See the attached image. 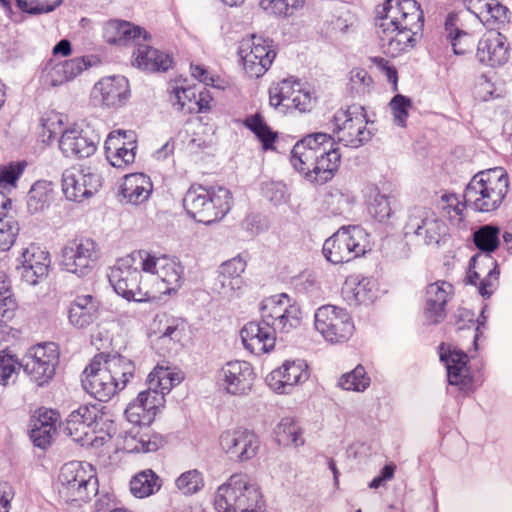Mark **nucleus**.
I'll use <instances>...</instances> for the list:
<instances>
[{
    "label": "nucleus",
    "instance_id": "58",
    "mask_svg": "<svg viewBox=\"0 0 512 512\" xmlns=\"http://www.w3.org/2000/svg\"><path fill=\"white\" fill-rule=\"evenodd\" d=\"M196 98V91L194 87H176L170 94V101L172 105L179 111L187 113H194L195 106L193 102Z\"/></svg>",
    "mask_w": 512,
    "mask_h": 512
},
{
    "label": "nucleus",
    "instance_id": "48",
    "mask_svg": "<svg viewBox=\"0 0 512 512\" xmlns=\"http://www.w3.org/2000/svg\"><path fill=\"white\" fill-rule=\"evenodd\" d=\"M244 125L255 134L264 150L274 148L277 134L271 130L259 113L246 117Z\"/></svg>",
    "mask_w": 512,
    "mask_h": 512
},
{
    "label": "nucleus",
    "instance_id": "51",
    "mask_svg": "<svg viewBox=\"0 0 512 512\" xmlns=\"http://www.w3.org/2000/svg\"><path fill=\"white\" fill-rule=\"evenodd\" d=\"M305 0H260L261 8L276 17L288 18L302 9Z\"/></svg>",
    "mask_w": 512,
    "mask_h": 512
},
{
    "label": "nucleus",
    "instance_id": "29",
    "mask_svg": "<svg viewBox=\"0 0 512 512\" xmlns=\"http://www.w3.org/2000/svg\"><path fill=\"white\" fill-rule=\"evenodd\" d=\"M439 357L446 367L449 384L458 386L460 390L467 389L471 384L467 354L441 343L439 345Z\"/></svg>",
    "mask_w": 512,
    "mask_h": 512
},
{
    "label": "nucleus",
    "instance_id": "27",
    "mask_svg": "<svg viewBox=\"0 0 512 512\" xmlns=\"http://www.w3.org/2000/svg\"><path fill=\"white\" fill-rule=\"evenodd\" d=\"M509 56L510 46L505 35L493 29L480 38L476 57L481 64L500 67L508 62Z\"/></svg>",
    "mask_w": 512,
    "mask_h": 512
},
{
    "label": "nucleus",
    "instance_id": "38",
    "mask_svg": "<svg viewBox=\"0 0 512 512\" xmlns=\"http://www.w3.org/2000/svg\"><path fill=\"white\" fill-rule=\"evenodd\" d=\"M133 58V64L137 68L149 72H166L173 63L169 54L141 43V41L136 45Z\"/></svg>",
    "mask_w": 512,
    "mask_h": 512
},
{
    "label": "nucleus",
    "instance_id": "28",
    "mask_svg": "<svg viewBox=\"0 0 512 512\" xmlns=\"http://www.w3.org/2000/svg\"><path fill=\"white\" fill-rule=\"evenodd\" d=\"M454 294L451 283L439 280L427 285L424 317L428 324L440 323L446 316V305Z\"/></svg>",
    "mask_w": 512,
    "mask_h": 512
},
{
    "label": "nucleus",
    "instance_id": "40",
    "mask_svg": "<svg viewBox=\"0 0 512 512\" xmlns=\"http://www.w3.org/2000/svg\"><path fill=\"white\" fill-rule=\"evenodd\" d=\"M18 260L22 265L25 277H30V275L36 278L42 277L47 274L50 265L49 253L33 243L23 249Z\"/></svg>",
    "mask_w": 512,
    "mask_h": 512
},
{
    "label": "nucleus",
    "instance_id": "33",
    "mask_svg": "<svg viewBox=\"0 0 512 512\" xmlns=\"http://www.w3.org/2000/svg\"><path fill=\"white\" fill-rule=\"evenodd\" d=\"M320 151L322 155L317 156L314 169L308 174V181L313 184L323 185L332 180L339 169L341 154L337 147H334V139L330 143H323Z\"/></svg>",
    "mask_w": 512,
    "mask_h": 512
},
{
    "label": "nucleus",
    "instance_id": "8",
    "mask_svg": "<svg viewBox=\"0 0 512 512\" xmlns=\"http://www.w3.org/2000/svg\"><path fill=\"white\" fill-rule=\"evenodd\" d=\"M100 255V247L93 238L77 236L63 246L60 266L69 273L84 277L96 267Z\"/></svg>",
    "mask_w": 512,
    "mask_h": 512
},
{
    "label": "nucleus",
    "instance_id": "12",
    "mask_svg": "<svg viewBox=\"0 0 512 512\" xmlns=\"http://www.w3.org/2000/svg\"><path fill=\"white\" fill-rule=\"evenodd\" d=\"M238 54L245 73L250 78L263 76L274 62L277 52L274 42L260 35H252L240 42Z\"/></svg>",
    "mask_w": 512,
    "mask_h": 512
},
{
    "label": "nucleus",
    "instance_id": "18",
    "mask_svg": "<svg viewBox=\"0 0 512 512\" xmlns=\"http://www.w3.org/2000/svg\"><path fill=\"white\" fill-rule=\"evenodd\" d=\"M269 103L271 106L285 109H295L300 112L310 111L313 107V99L309 91L293 77L273 83L269 88Z\"/></svg>",
    "mask_w": 512,
    "mask_h": 512
},
{
    "label": "nucleus",
    "instance_id": "32",
    "mask_svg": "<svg viewBox=\"0 0 512 512\" xmlns=\"http://www.w3.org/2000/svg\"><path fill=\"white\" fill-rule=\"evenodd\" d=\"M466 8L488 29L493 30L509 21L510 11L501 0H463Z\"/></svg>",
    "mask_w": 512,
    "mask_h": 512
},
{
    "label": "nucleus",
    "instance_id": "30",
    "mask_svg": "<svg viewBox=\"0 0 512 512\" xmlns=\"http://www.w3.org/2000/svg\"><path fill=\"white\" fill-rule=\"evenodd\" d=\"M240 335L244 347L257 356L268 353L275 347L276 332L262 319L260 322H248L241 329Z\"/></svg>",
    "mask_w": 512,
    "mask_h": 512
},
{
    "label": "nucleus",
    "instance_id": "22",
    "mask_svg": "<svg viewBox=\"0 0 512 512\" xmlns=\"http://www.w3.org/2000/svg\"><path fill=\"white\" fill-rule=\"evenodd\" d=\"M101 178L90 168L71 167L62 175V190L68 200L82 202L101 187Z\"/></svg>",
    "mask_w": 512,
    "mask_h": 512
},
{
    "label": "nucleus",
    "instance_id": "9",
    "mask_svg": "<svg viewBox=\"0 0 512 512\" xmlns=\"http://www.w3.org/2000/svg\"><path fill=\"white\" fill-rule=\"evenodd\" d=\"M141 271L135 267L133 255L119 258L110 268L108 279L114 291L127 301L147 302L151 295L141 287Z\"/></svg>",
    "mask_w": 512,
    "mask_h": 512
},
{
    "label": "nucleus",
    "instance_id": "63",
    "mask_svg": "<svg viewBox=\"0 0 512 512\" xmlns=\"http://www.w3.org/2000/svg\"><path fill=\"white\" fill-rule=\"evenodd\" d=\"M64 70L62 61L56 62L54 59L48 60L43 68L46 83L51 86H58L68 82L67 74H64Z\"/></svg>",
    "mask_w": 512,
    "mask_h": 512
},
{
    "label": "nucleus",
    "instance_id": "20",
    "mask_svg": "<svg viewBox=\"0 0 512 512\" xmlns=\"http://www.w3.org/2000/svg\"><path fill=\"white\" fill-rule=\"evenodd\" d=\"M309 377L310 370L304 360H286L267 375L266 383L277 394H291Z\"/></svg>",
    "mask_w": 512,
    "mask_h": 512
},
{
    "label": "nucleus",
    "instance_id": "7",
    "mask_svg": "<svg viewBox=\"0 0 512 512\" xmlns=\"http://www.w3.org/2000/svg\"><path fill=\"white\" fill-rule=\"evenodd\" d=\"M367 234L360 226H343L323 245V255L333 264L350 262L366 253Z\"/></svg>",
    "mask_w": 512,
    "mask_h": 512
},
{
    "label": "nucleus",
    "instance_id": "53",
    "mask_svg": "<svg viewBox=\"0 0 512 512\" xmlns=\"http://www.w3.org/2000/svg\"><path fill=\"white\" fill-rule=\"evenodd\" d=\"M63 115L54 110L46 111L40 118L39 136L43 143H50L57 134L62 133Z\"/></svg>",
    "mask_w": 512,
    "mask_h": 512
},
{
    "label": "nucleus",
    "instance_id": "44",
    "mask_svg": "<svg viewBox=\"0 0 512 512\" xmlns=\"http://www.w3.org/2000/svg\"><path fill=\"white\" fill-rule=\"evenodd\" d=\"M182 379L180 373L173 372L169 368L156 367L148 375V387L152 392L164 397L174 386L180 384Z\"/></svg>",
    "mask_w": 512,
    "mask_h": 512
},
{
    "label": "nucleus",
    "instance_id": "4",
    "mask_svg": "<svg viewBox=\"0 0 512 512\" xmlns=\"http://www.w3.org/2000/svg\"><path fill=\"white\" fill-rule=\"evenodd\" d=\"M217 512H260L262 494L256 483L245 473L231 475L215 493Z\"/></svg>",
    "mask_w": 512,
    "mask_h": 512
},
{
    "label": "nucleus",
    "instance_id": "42",
    "mask_svg": "<svg viewBox=\"0 0 512 512\" xmlns=\"http://www.w3.org/2000/svg\"><path fill=\"white\" fill-rule=\"evenodd\" d=\"M102 364L108 375L111 376L110 381L118 384V392L123 390L127 386L128 382L134 377V363L122 355H104Z\"/></svg>",
    "mask_w": 512,
    "mask_h": 512
},
{
    "label": "nucleus",
    "instance_id": "36",
    "mask_svg": "<svg viewBox=\"0 0 512 512\" xmlns=\"http://www.w3.org/2000/svg\"><path fill=\"white\" fill-rule=\"evenodd\" d=\"M103 37L109 44L126 46L129 43L137 45L141 40L146 41L148 34L139 26L128 21L114 19L105 23Z\"/></svg>",
    "mask_w": 512,
    "mask_h": 512
},
{
    "label": "nucleus",
    "instance_id": "1",
    "mask_svg": "<svg viewBox=\"0 0 512 512\" xmlns=\"http://www.w3.org/2000/svg\"><path fill=\"white\" fill-rule=\"evenodd\" d=\"M375 26L383 52L397 57L415 47L424 28V13L416 0H386Z\"/></svg>",
    "mask_w": 512,
    "mask_h": 512
},
{
    "label": "nucleus",
    "instance_id": "60",
    "mask_svg": "<svg viewBox=\"0 0 512 512\" xmlns=\"http://www.w3.org/2000/svg\"><path fill=\"white\" fill-rule=\"evenodd\" d=\"M440 207L452 222L463 221V211L467 207L461 203L458 196L454 193H445L441 196Z\"/></svg>",
    "mask_w": 512,
    "mask_h": 512
},
{
    "label": "nucleus",
    "instance_id": "10",
    "mask_svg": "<svg viewBox=\"0 0 512 512\" xmlns=\"http://www.w3.org/2000/svg\"><path fill=\"white\" fill-rule=\"evenodd\" d=\"M301 309L286 293L270 296L261 304V319L277 333H289L301 323Z\"/></svg>",
    "mask_w": 512,
    "mask_h": 512
},
{
    "label": "nucleus",
    "instance_id": "23",
    "mask_svg": "<svg viewBox=\"0 0 512 512\" xmlns=\"http://www.w3.org/2000/svg\"><path fill=\"white\" fill-rule=\"evenodd\" d=\"M331 135L317 132L309 134L297 141L290 154V163L308 181V174L314 169L318 155L323 152L320 148L323 143H330Z\"/></svg>",
    "mask_w": 512,
    "mask_h": 512
},
{
    "label": "nucleus",
    "instance_id": "59",
    "mask_svg": "<svg viewBox=\"0 0 512 512\" xmlns=\"http://www.w3.org/2000/svg\"><path fill=\"white\" fill-rule=\"evenodd\" d=\"M373 86V79L363 68H354L350 72L349 89L353 95L369 93Z\"/></svg>",
    "mask_w": 512,
    "mask_h": 512
},
{
    "label": "nucleus",
    "instance_id": "43",
    "mask_svg": "<svg viewBox=\"0 0 512 512\" xmlns=\"http://www.w3.org/2000/svg\"><path fill=\"white\" fill-rule=\"evenodd\" d=\"M161 486L162 479L152 469L142 470L130 480V491L137 498L149 497L157 493Z\"/></svg>",
    "mask_w": 512,
    "mask_h": 512
},
{
    "label": "nucleus",
    "instance_id": "47",
    "mask_svg": "<svg viewBox=\"0 0 512 512\" xmlns=\"http://www.w3.org/2000/svg\"><path fill=\"white\" fill-rule=\"evenodd\" d=\"M275 439L281 446L303 445L302 431L293 418H283L275 429Z\"/></svg>",
    "mask_w": 512,
    "mask_h": 512
},
{
    "label": "nucleus",
    "instance_id": "61",
    "mask_svg": "<svg viewBox=\"0 0 512 512\" xmlns=\"http://www.w3.org/2000/svg\"><path fill=\"white\" fill-rule=\"evenodd\" d=\"M389 106L392 110L394 123L398 126L405 127L408 118V111L412 107V101L409 97L397 94L395 95Z\"/></svg>",
    "mask_w": 512,
    "mask_h": 512
},
{
    "label": "nucleus",
    "instance_id": "39",
    "mask_svg": "<svg viewBox=\"0 0 512 512\" xmlns=\"http://www.w3.org/2000/svg\"><path fill=\"white\" fill-rule=\"evenodd\" d=\"M99 316V301L92 295H79L70 304L68 319L78 329L86 328Z\"/></svg>",
    "mask_w": 512,
    "mask_h": 512
},
{
    "label": "nucleus",
    "instance_id": "41",
    "mask_svg": "<svg viewBox=\"0 0 512 512\" xmlns=\"http://www.w3.org/2000/svg\"><path fill=\"white\" fill-rule=\"evenodd\" d=\"M374 287L375 283L372 278L352 275L346 279L342 291L347 301L360 305L373 301L375 298Z\"/></svg>",
    "mask_w": 512,
    "mask_h": 512
},
{
    "label": "nucleus",
    "instance_id": "31",
    "mask_svg": "<svg viewBox=\"0 0 512 512\" xmlns=\"http://www.w3.org/2000/svg\"><path fill=\"white\" fill-rule=\"evenodd\" d=\"M59 149L67 158H88L96 151V142L80 127L73 125L63 130Z\"/></svg>",
    "mask_w": 512,
    "mask_h": 512
},
{
    "label": "nucleus",
    "instance_id": "50",
    "mask_svg": "<svg viewBox=\"0 0 512 512\" xmlns=\"http://www.w3.org/2000/svg\"><path fill=\"white\" fill-rule=\"evenodd\" d=\"M246 263L241 258H232L220 266V282L222 287L239 288L240 275L245 271Z\"/></svg>",
    "mask_w": 512,
    "mask_h": 512
},
{
    "label": "nucleus",
    "instance_id": "14",
    "mask_svg": "<svg viewBox=\"0 0 512 512\" xmlns=\"http://www.w3.org/2000/svg\"><path fill=\"white\" fill-rule=\"evenodd\" d=\"M315 329L330 343H343L353 335V320L344 308L334 305L319 307L314 315Z\"/></svg>",
    "mask_w": 512,
    "mask_h": 512
},
{
    "label": "nucleus",
    "instance_id": "13",
    "mask_svg": "<svg viewBox=\"0 0 512 512\" xmlns=\"http://www.w3.org/2000/svg\"><path fill=\"white\" fill-rule=\"evenodd\" d=\"M59 362L58 345L54 342H44L29 349L24 370L36 386L44 387L53 380Z\"/></svg>",
    "mask_w": 512,
    "mask_h": 512
},
{
    "label": "nucleus",
    "instance_id": "37",
    "mask_svg": "<svg viewBox=\"0 0 512 512\" xmlns=\"http://www.w3.org/2000/svg\"><path fill=\"white\" fill-rule=\"evenodd\" d=\"M121 439V448L126 453L156 452L166 443L161 435L145 432L141 427L131 428L121 436Z\"/></svg>",
    "mask_w": 512,
    "mask_h": 512
},
{
    "label": "nucleus",
    "instance_id": "52",
    "mask_svg": "<svg viewBox=\"0 0 512 512\" xmlns=\"http://www.w3.org/2000/svg\"><path fill=\"white\" fill-rule=\"evenodd\" d=\"M184 331V321L179 318L164 315L158 320L157 332L160 340L178 343L181 341Z\"/></svg>",
    "mask_w": 512,
    "mask_h": 512
},
{
    "label": "nucleus",
    "instance_id": "25",
    "mask_svg": "<svg viewBox=\"0 0 512 512\" xmlns=\"http://www.w3.org/2000/svg\"><path fill=\"white\" fill-rule=\"evenodd\" d=\"M104 147L110 164L117 168H124L135 160L136 134L132 130L111 131L107 136Z\"/></svg>",
    "mask_w": 512,
    "mask_h": 512
},
{
    "label": "nucleus",
    "instance_id": "26",
    "mask_svg": "<svg viewBox=\"0 0 512 512\" xmlns=\"http://www.w3.org/2000/svg\"><path fill=\"white\" fill-rule=\"evenodd\" d=\"M129 83L123 76H109L96 82L91 91L94 104L106 108H119L129 98Z\"/></svg>",
    "mask_w": 512,
    "mask_h": 512
},
{
    "label": "nucleus",
    "instance_id": "62",
    "mask_svg": "<svg viewBox=\"0 0 512 512\" xmlns=\"http://www.w3.org/2000/svg\"><path fill=\"white\" fill-rule=\"evenodd\" d=\"M125 416L130 423L135 425L134 427L149 425L155 418L154 414L149 412V408H143L141 404L134 402H130L125 409Z\"/></svg>",
    "mask_w": 512,
    "mask_h": 512
},
{
    "label": "nucleus",
    "instance_id": "21",
    "mask_svg": "<svg viewBox=\"0 0 512 512\" xmlns=\"http://www.w3.org/2000/svg\"><path fill=\"white\" fill-rule=\"evenodd\" d=\"M104 354L96 355L86 366L82 373L81 384L83 389L100 402L110 400L118 393V384L110 381L102 361Z\"/></svg>",
    "mask_w": 512,
    "mask_h": 512
},
{
    "label": "nucleus",
    "instance_id": "56",
    "mask_svg": "<svg viewBox=\"0 0 512 512\" xmlns=\"http://www.w3.org/2000/svg\"><path fill=\"white\" fill-rule=\"evenodd\" d=\"M175 485L185 495L195 494L204 487L203 475L197 469L188 470L177 477Z\"/></svg>",
    "mask_w": 512,
    "mask_h": 512
},
{
    "label": "nucleus",
    "instance_id": "16",
    "mask_svg": "<svg viewBox=\"0 0 512 512\" xmlns=\"http://www.w3.org/2000/svg\"><path fill=\"white\" fill-rule=\"evenodd\" d=\"M405 235H414L426 245H438L449 235V228L444 220L428 208H414L405 225Z\"/></svg>",
    "mask_w": 512,
    "mask_h": 512
},
{
    "label": "nucleus",
    "instance_id": "24",
    "mask_svg": "<svg viewBox=\"0 0 512 512\" xmlns=\"http://www.w3.org/2000/svg\"><path fill=\"white\" fill-rule=\"evenodd\" d=\"M500 271L497 261L488 254H475L469 261L466 283L478 285V292L484 298L493 294Z\"/></svg>",
    "mask_w": 512,
    "mask_h": 512
},
{
    "label": "nucleus",
    "instance_id": "2",
    "mask_svg": "<svg viewBox=\"0 0 512 512\" xmlns=\"http://www.w3.org/2000/svg\"><path fill=\"white\" fill-rule=\"evenodd\" d=\"M509 189V177L502 167H495L475 174L467 184L463 198L465 205L475 212L497 210Z\"/></svg>",
    "mask_w": 512,
    "mask_h": 512
},
{
    "label": "nucleus",
    "instance_id": "64",
    "mask_svg": "<svg viewBox=\"0 0 512 512\" xmlns=\"http://www.w3.org/2000/svg\"><path fill=\"white\" fill-rule=\"evenodd\" d=\"M26 168L24 161L10 163L8 166H4L0 169V187H15L17 180L22 175Z\"/></svg>",
    "mask_w": 512,
    "mask_h": 512
},
{
    "label": "nucleus",
    "instance_id": "34",
    "mask_svg": "<svg viewBox=\"0 0 512 512\" xmlns=\"http://www.w3.org/2000/svg\"><path fill=\"white\" fill-rule=\"evenodd\" d=\"M442 35L452 47L455 55H465L471 52L473 47L472 37L465 29L461 13L450 12L447 14Z\"/></svg>",
    "mask_w": 512,
    "mask_h": 512
},
{
    "label": "nucleus",
    "instance_id": "17",
    "mask_svg": "<svg viewBox=\"0 0 512 512\" xmlns=\"http://www.w3.org/2000/svg\"><path fill=\"white\" fill-rule=\"evenodd\" d=\"M256 373L247 361L233 360L226 362L216 374L217 385L230 395H248L254 385Z\"/></svg>",
    "mask_w": 512,
    "mask_h": 512
},
{
    "label": "nucleus",
    "instance_id": "15",
    "mask_svg": "<svg viewBox=\"0 0 512 512\" xmlns=\"http://www.w3.org/2000/svg\"><path fill=\"white\" fill-rule=\"evenodd\" d=\"M141 271L156 275L164 286L163 294L176 293L184 283V267L180 262L166 255L155 256L147 251L138 252Z\"/></svg>",
    "mask_w": 512,
    "mask_h": 512
},
{
    "label": "nucleus",
    "instance_id": "55",
    "mask_svg": "<svg viewBox=\"0 0 512 512\" xmlns=\"http://www.w3.org/2000/svg\"><path fill=\"white\" fill-rule=\"evenodd\" d=\"M370 385V378L367 376L363 366L358 365L352 371L342 375L339 386L348 391L362 392Z\"/></svg>",
    "mask_w": 512,
    "mask_h": 512
},
{
    "label": "nucleus",
    "instance_id": "57",
    "mask_svg": "<svg viewBox=\"0 0 512 512\" xmlns=\"http://www.w3.org/2000/svg\"><path fill=\"white\" fill-rule=\"evenodd\" d=\"M20 227L18 222L6 214L0 217V251H8L15 243Z\"/></svg>",
    "mask_w": 512,
    "mask_h": 512
},
{
    "label": "nucleus",
    "instance_id": "6",
    "mask_svg": "<svg viewBox=\"0 0 512 512\" xmlns=\"http://www.w3.org/2000/svg\"><path fill=\"white\" fill-rule=\"evenodd\" d=\"M367 124L365 107L356 104L339 109L332 119L333 133L337 141L351 148H359L371 139L372 133Z\"/></svg>",
    "mask_w": 512,
    "mask_h": 512
},
{
    "label": "nucleus",
    "instance_id": "19",
    "mask_svg": "<svg viewBox=\"0 0 512 512\" xmlns=\"http://www.w3.org/2000/svg\"><path fill=\"white\" fill-rule=\"evenodd\" d=\"M219 444L231 459L246 462L258 454L260 438L254 431L238 428L223 431L219 437Z\"/></svg>",
    "mask_w": 512,
    "mask_h": 512
},
{
    "label": "nucleus",
    "instance_id": "11",
    "mask_svg": "<svg viewBox=\"0 0 512 512\" xmlns=\"http://www.w3.org/2000/svg\"><path fill=\"white\" fill-rule=\"evenodd\" d=\"M103 413L99 405H81L73 410L66 419L65 432L82 446L97 447L104 443L105 437L98 436L96 428Z\"/></svg>",
    "mask_w": 512,
    "mask_h": 512
},
{
    "label": "nucleus",
    "instance_id": "49",
    "mask_svg": "<svg viewBox=\"0 0 512 512\" xmlns=\"http://www.w3.org/2000/svg\"><path fill=\"white\" fill-rule=\"evenodd\" d=\"M353 202L354 196L347 189L332 188L324 198L325 209L332 216L342 215Z\"/></svg>",
    "mask_w": 512,
    "mask_h": 512
},
{
    "label": "nucleus",
    "instance_id": "35",
    "mask_svg": "<svg viewBox=\"0 0 512 512\" xmlns=\"http://www.w3.org/2000/svg\"><path fill=\"white\" fill-rule=\"evenodd\" d=\"M153 191L150 177L144 173L125 175L120 186L119 196L122 203L141 205L146 202Z\"/></svg>",
    "mask_w": 512,
    "mask_h": 512
},
{
    "label": "nucleus",
    "instance_id": "5",
    "mask_svg": "<svg viewBox=\"0 0 512 512\" xmlns=\"http://www.w3.org/2000/svg\"><path fill=\"white\" fill-rule=\"evenodd\" d=\"M59 494L69 502H86L98 492L95 469L87 462L71 461L64 464L59 474Z\"/></svg>",
    "mask_w": 512,
    "mask_h": 512
},
{
    "label": "nucleus",
    "instance_id": "45",
    "mask_svg": "<svg viewBox=\"0 0 512 512\" xmlns=\"http://www.w3.org/2000/svg\"><path fill=\"white\" fill-rule=\"evenodd\" d=\"M53 190L47 181H36L27 195V208L31 214L44 211L52 201Z\"/></svg>",
    "mask_w": 512,
    "mask_h": 512
},
{
    "label": "nucleus",
    "instance_id": "54",
    "mask_svg": "<svg viewBox=\"0 0 512 512\" xmlns=\"http://www.w3.org/2000/svg\"><path fill=\"white\" fill-rule=\"evenodd\" d=\"M392 202V196L382 194L378 189H375L368 204L369 213L379 222H383L392 215Z\"/></svg>",
    "mask_w": 512,
    "mask_h": 512
},
{
    "label": "nucleus",
    "instance_id": "46",
    "mask_svg": "<svg viewBox=\"0 0 512 512\" xmlns=\"http://www.w3.org/2000/svg\"><path fill=\"white\" fill-rule=\"evenodd\" d=\"M499 235V227L491 224L482 225L475 230L473 233V242L480 251L479 254L491 255L499 246Z\"/></svg>",
    "mask_w": 512,
    "mask_h": 512
},
{
    "label": "nucleus",
    "instance_id": "3",
    "mask_svg": "<svg viewBox=\"0 0 512 512\" xmlns=\"http://www.w3.org/2000/svg\"><path fill=\"white\" fill-rule=\"evenodd\" d=\"M231 206L232 193L222 186L192 185L183 198V207L189 217L205 225L222 220Z\"/></svg>",
    "mask_w": 512,
    "mask_h": 512
}]
</instances>
